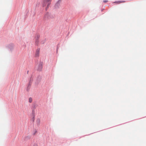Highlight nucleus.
I'll return each mask as SVG.
<instances>
[{"mask_svg": "<svg viewBox=\"0 0 146 146\" xmlns=\"http://www.w3.org/2000/svg\"><path fill=\"white\" fill-rule=\"evenodd\" d=\"M42 68V65L41 63H40L38 66V70L39 71H40L41 70Z\"/></svg>", "mask_w": 146, "mask_h": 146, "instance_id": "nucleus-3", "label": "nucleus"}, {"mask_svg": "<svg viewBox=\"0 0 146 146\" xmlns=\"http://www.w3.org/2000/svg\"><path fill=\"white\" fill-rule=\"evenodd\" d=\"M34 146H37L36 145H34Z\"/></svg>", "mask_w": 146, "mask_h": 146, "instance_id": "nucleus-8", "label": "nucleus"}, {"mask_svg": "<svg viewBox=\"0 0 146 146\" xmlns=\"http://www.w3.org/2000/svg\"><path fill=\"white\" fill-rule=\"evenodd\" d=\"M39 49H37L36 50V53H35V56H39Z\"/></svg>", "mask_w": 146, "mask_h": 146, "instance_id": "nucleus-4", "label": "nucleus"}, {"mask_svg": "<svg viewBox=\"0 0 146 146\" xmlns=\"http://www.w3.org/2000/svg\"><path fill=\"white\" fill-rule=\"evenodd\" d=\"M32 101V99L31 98H29V102L31 103Z\"/></svg>", "mask_w": 146, "mask_h": 146, "instance_id": "nucleus-6", "label": "nucleus"}, {"mask_svg": "<svg viewBox=\"0 0 146 146\" xmlns=\"http://www.w3.org/2000/svg\"><path fill=\"white\" fill-rule=\"evenodd\" d=\"M103 1L104 3H107V2H108V1H107V0H104Z\"/></svg>", "mask_w": 146, "mask_h": 146, "instance_id": "nucleus-7", "label": "nucleus"}, {"mask_svg": "<svg viewBox=\"0 0 146 146\" xmlns=\"http://www.w3.org/2000/svg\"><path fill=\"white\" fill-rule=\"evenodd\" d=\"M51 1V0H43L42 3V6L44 7L47 5L48 7V6L50 5V2Z\"/></svg>", "mask_w": 146, "mask_h": 146, "instance_id": "nucleus-1", "label": "nucleus"}, {"mask_svg": "<svg viewBox=\"0 0 146 146\" xmlns=\"http://www.w3.org/2000/svg\"><path fill=\"white\" fill-rule=\"evenodd\" d=\"M125 2V1H115L114 2L115 3H116L117 4H120L121 3H124Z\"/></svg>", "mask_w": 146, "mask_h": 146, "instance_id": "nucleus-5", "label": "nucleus"}, {"mask_svg": "<svg viewBox=\"0 0 146 146\" xmlns=\"http://www.w3.org/2000/svg\"><path fill=\"white\" fill-rule=\"evenodd\" d=\"M44 17L45 19H49L50 18V14L49 13H46L45 14Z\"/></svg>", "mask_w": 146, "mask_h": 146, "instance_id": "nucleus-2", "label": "nucleus"}]
</instances>
